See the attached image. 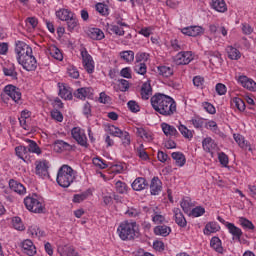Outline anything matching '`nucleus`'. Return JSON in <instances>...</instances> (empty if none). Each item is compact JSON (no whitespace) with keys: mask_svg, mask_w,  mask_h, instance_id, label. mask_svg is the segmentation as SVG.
<instances>
[{"mask_svg":"<svg viewBox=\"0 0 256 256\" xmlns=\"http://www.w3.org/2000/svg\"><path fill=\"white\" fill-rule=\"evenodd\" d=\"M150 103L154 111L164 117H171L177 113V102L171 96L157 93L151 97Z\"/></svg>","mask_w":256,"mask_h":256,"instance_id":"f257e3e1","label":"nucleus"},{"mask_svg":"<svg viewBox=\"0 0 256 256\" xmlns=\"http://www.w3.org/2000/svg\"><path fill=\"white\" fill-rule=\"evenodd\" d=\"M76 175L77 171L73 170L71 166L64 164L58 170L56 181L60 187L67 189L75 181Z\"/></svg>","mask_w":256,"mask_h":256,"instance_id":"f03ea898","label":"nucleus"},{"mask_svg":"<svg viewBox=\"0 0 256 256\" xmlns=\"http://www.w3.org/2000/svg\"><path fill=\"white\" fill-rule=\"evenodd\" d=\"M117 233L122 241H133L139 235V232H137V222L124 221L120 223Z\"/></svg>","mask_w":256,"mask_h":256,"instance_id":"7ed1b4c3","label":"nucleus"},{"mask_svg":"<svg viewBox=\"0 0 256 256\" xmlns=\"http://www.w3.org/2000/svg\"><path fill=\"white\" fill-rule=\"evenodd\" d=\"M24 205L28 211H31V213H45V206L39 198H37V194L27 196L24 199Z\"/></svg>","mask_w":256,"mask_h":256,"instance_id":"20e7f679","label":"nucleus"},{"mask_svg":"<svg viewBox=\"0 0 256 256\" xmlns=\"http://www.w3.org/2000/svg\"><path fill=\"white\" fill-rule=\"evenodd\" d=\"M108 130L112 137H119V139H121L122 141V145H124L125 147H129V145H131V135L129 134V132L121 130L115 125L109 126Z\"/></svg>","mask_w":256,"mask_h":256,"instance_id":"39448f33","label":"nucleus"},{"mask_svg":"<svg viewBox=\"0 0 256 256\" xmlns=\"http://www.w3.org/2000/svg\"><path fill=\"white\" fill-rule=\"evenodd\" d=\"M14 51L17 61H20L21 57H27V55H31V53H33V48H31L29 44L18 40L15 42Z\"/></svg>","mask_w":256,"mask_h":256,"instance_id":"423d86ee","label":"nucleus"},{"mask_svg":"<svg viewBox=\"0 0 256 256\" xmlns=\"http://www.w3.org/2000/svg\"><path fill=\"white\" fill-rule=\"evenodd\" d=\"M18 63L25 71H35L37 69V59L33 56V53L21 57Z\"/></svg>","mask_w":256,"mask_h":256,"instance_id":"0eeeda50","label":"nucleus"},{"mask_svg":"<svg viewBox=\"0 0 256 256\" xmlns=\"http://www.w3.org/2000/svg\"><path fill=\"white\" fill-rule=\"evenodd\" d=\"M71 135L73 139L78 143V145H81V147H89V144L87 143V135H85V131L82 130L79 127H74L71 130Z\"/></svg>","mask_w":256,"mask_h":256,"instance_id":"6e6552de","label":"nucleus"},{"mask_svg":"<svg viewBox=\"0 0 256 256\" xmlns=\"http://www.w3.org/2000/svg\"><path fill=\"white\" fill-rule=\"evenodd\" d=\"M81 57L84 69L87 73L91 74L95 71V65L93 64V57L89 54L86 48L81 50Z\"/></svg>","mask_w":256,"mask_h":256,"instance_id":"1a4fd4ad","label":"nucleus"},{"mask_svg":"<svg viewBox=\"0 0 256 256\" xmlns=\"http://www.w3.org/2000/svg\"><path fill=\"white\" fill-rule=\"evenodd\" d=\"M35 166L36 175L42 178L49 177V161L38 160L35 162Z\"/></svg>","mask_w":256,"mask_h":256,"instance_id":"9d476101","label":"nucleus"},{"mask_svg":"<svg viewBox=\"0 0 256 256\" xmlns=\"http://www.w3.org/2000/svg\"><path fill=\"white\" fill-rule=\"evenodd\" d=\"M4 92L8 97H11L12 101H15V103H19V101H21V91L17 86L7 85L4 88Z\"/></svg>","mask_w":256,"mask_h":256,"instance_id":"9b49d317","label":"nucleus"},{"mask_svg":"<svg viewBox=\"0 0 256 256\" xmlns=\"http://www.w3.org/2000/svg\"><path fill=\"white\" fill-rule=\"evenodd\" d=\"M74 97L76 99H81L82 101H85V99H89L93 97V88L91 87H82L78 88L74 93Z\"/></svg>","mask_w":256,"mask_h":256,"instance_id":"f8f14e48","label":"nucleus"},{"mask_svg":"<svg viewBox=\"0 0 256 256\" xmlns=\"http://www.w3.org/2000/svg\"><path fill=\"white\" fill-rule=\"evenodd\" d=\"M190 61H193V54L191 52H179L175 56V62L177 65H189Z\"/></svg>","mask_w":256,"mask_h":256,"instance_id":"ddd939ff","label":"nucleus"},{"mask_svg":"<svg viewBox=\"0 0 256 256\" xmlns=\"http://www.w3.org/2000/svg\"><path fill=\"white\" fill-rule=\"evenodd\" d=\"M163 191V182L159 177L154 176L150 183V193L151 195H159Z\"/></svg>","mask_w":256,"mask_h":256,"instance_id":"4468645a","label":"nucleus"},{"mask_svg":"<svg viewBox=\"0 0 256 256\" xmlns=\"http://www.w3.org/2000/svg\"><path fill=\"white\" fill-rule=\"evenodd\" d=\"M238 83L244 87V89H248V91H256V83L253 79L242 75L238 77Z\"/></svg>","mask_w":256,"mask_h":256,"instance_id":"2eb2a0df","label":"nucleus"},{"mask_svg":"<svg viewBox=\"0 0 256 256\" xmlns=\"http://www.w3.org/2000/svg\"><path fill=\"white\" fill-rule=\"evenodd\" d=\"M144 211H146V213H152V221L154 223H156V225H159L161 223L165 222V216L159 214V208H147L144 207Z\"/></svg>","mask_w":256,"mask_h":256,"instance_id":"dca6fc26","label":"nucleus"},{"mask_svg":"<svg viewBox=\"0 0 256 256\" xmlns=\"http://www.w3.org/2000/svg\"><path fill=\"white\" fill-rule=\"evenodd\" d=\"M119 25V26H117ZM123 27H129L127 23L123 22L122 18H117L116 19V25H109L107 24V29L106 31H112L113 33H125V30H123Z\"/></svg>","mask_w":256,"mask_h":256,"instance_id":"f3484780","label":"nucleus"},{"mask_svg":"<svg viewBox=\"0 0 256 256\" xmlns=\"http://www.w3.org/2000/svg\"><path fill=\"white\" fill-rule=\"evenodd\" d=\"M226 227L229 233L233 236V239H237L238 241H241V237L243 236V231L241 230V228L235 226V224L231 222H227Z\"/></svg>","mask_w":256,"mask_h":256,"instance_id":"a211bd4d","label":"nucleus"},{"mask_svg":"<svg viewBox=\"0 0 256 256\" xmlns=\"http://www.w3.org/2000/svg\"><path fill=\"white\" fill-rule=\"evenodd\" d=\"M9 187L12 191L18 193V195H25L27 193V189L25 188V186H23V184L14 179H10Z\"/></svg>","mask_w":256,"mask_h":256,"instance_id":"6ab92c4d","label":"nucleus"},{"mask_svg":"<svg viewBox=\"0 0 256 256\" xmlns=\"http://www.w3.org/2000/svg\"><path fill=\"white\" fill-rule=\"evenodd\" d=\"M22 249L26 255L33 256L37 253V248L33 244V241L27 239L22 242Z\"/></svg>","mask_w":256,"mask_h":256,"instance_id":"aec40b11","label":"nucleus"},{"mask_svg":"<svg viewBox=\"0 0 256 256\" xmlns=\"http://www.w3.org/2000/svg\"><path fill=\"white\" fill-rule=\"evenodd\" d=\"M149 187V183L147 180L143 177H138L134 180L132 183V189L134 191H143L144 189H147Z\"/></svg>","mask_w":256,"mask_h":256,"instance_id":"412c9836","label":"nucleus"},{"mask_svg":"<svg viewBox=\"0 0 256 256\" xmlns=\"http://www.w3.org/2000/svg\"><path fill=\"white\" fill-rule=\"evenodd\" d=\"M173 213L175 217V223H177L179 227H187V220L185 219L183 212H181V209L174 208Z\"/></svg>","mask_w":256,"mask_h":256,"instance_id":"4be33fe9","label":"nucleus"},{"mask_svg":"<svg viewBox=\"0 0 256 256\" xmlns=\"http://www.w3.org/2000/svg\"><path fill=\"white\" fill-rule=\"evenodd\" d=\"M59 87V96L62 99H68L71 101L73 99V93L71 92V88H67L65 84L63 83H58Z\"/></svg>","mask_w":256,"mask_h":256,"instance_id":"5701e85b","label":"nucleus"},{"mask_svg":"<svg viewBox=\"0 0 256 256\" xmlns=\"http://www.w3.org/2000/svg\"><path fill=\"white\" fill-rule=\"evenodd\" d=\"M141 98L144 99V101H147L151 95H153V88L151 87L150 82H145L140 91Z\"/></svg>","mask_w":256,"mask_h":256,"instance_id":"b1692460","label":"nucleus"},{"mask_svg":"<svg viewBox=\"0 0 256 256\" xmlns=\"http://www.w3.org/2000/svg\"><path fill=\"white\" fill-rule=\"evenodd\" d=\"M66 23L68 31H79V20L77 19L75 14H72L71 17H69L68 20H66Z\"/></svg>","mask_w":256,"mask_h":256,"instance_id":"393cba45","label":"nucleus"},{"mask_svg":"<svg viewBox=\"0 0 256 256\" xmlns=\"http://www.w3.org/2000/svg\"><path fill=\"white\" fill-rule=\"evenodd\" d=\"M3 73L6 77H11V79L17 80V70H15V64H7L3 67Z\"/></svg>","mask_w":256,"mask_h":256,"instance_id":"a878e982","label":"nucleus"},{"mask_svg":"<svg viewBox=\"0 0 256 256\" xmlns=\"http://www.w3.org/2000/svg\"><path fill=\"white\" fill-rule=\"evenodd\" d=\"M211 7L215 11H218V13H225V11H227L225 0H212Z\"/></svg>","mask_w":256,"mask_h":256,"instance_id":"bb28decb","label":"nucleus"},{"mask_svg":"<svg viewBox=\"0 0 256 256\" xmlns=\"http://www.w3.org/2000/svg\"><path fill=\"white\" fill-rule=\"evenodd\" d=\"M161 127L164 135H166L167 137L169 136L175 137L176 135H179V132H177V129L175 128V126H171L167 123H162Z\"/></svg>","mask_w":256,"mask_h":256,"instance_id":"cd10ccee","label":"nucleus"},{"mask_svg":"<svg viewBox=\"0 0 256 256\" xmlns=\"http://www.w3.org/2000/svg\"><path fill=\"white\" fill-rule=\"evenodd\" d=\"M226 51H227L228 58L231 59L232 61H238V59H241V52L237 48L233 46H228L226 48Z\"/></svg>","mask_w":256,"mask_h":256,"instance_id":"c85d7f7f","label":"nucleus"},{"mask_svg":"<svg viewBox=\"0 0 256 256\" xmlns=\"http://www.w3.org/2000/svg\"><path fill=\"white\" fill-rule=\"evenodd\" d=\"M172 159L176 161V165L178 167H183L185 163H187V159L185 158V154L182 152H173L172 153Z\"/></svg>","mask_w":256,"mask_h":256,"instance_id":"c756f323","label":"nucleus"},{"mask_svg":"<svg viewBox=\"0 0 256 256\" xmlns=\"http://www.w3.org/2000/svg\"><path fill=\"white\" fill-rule=\"evenodd\" d=\"M154 233L155 235H161V237H167L171 233V227L167 225L156 226Z\"/></svg>","mask_w":256,"mask_h":256,"instance_id":"7c9ffc66","label":"nucleus"},{"mask_svg":"<svg viewBox=\"0 0 256 256\" xmlns=\"http://www.w3.org/2000/svg\"><path fill=\"white\" fill-rule=\"evenodd\" d=\"M55 151H69L71 149V145L63 140H56L54 142Z\"/></svg>","mask_w":256,"mask_h":256,"instance_id":"2f4dec72","label":"nucleus"},{"mask_svg":"<svg viewBox=\"0 0 256 256\" xmlns=\"http://www.w3.org/2000/svg\"><path fill=\"white\" fill-rule=\"evenodd\" d=\"M202 147H203L204 151H206V153H211V151H213V149H215V142L213 141V139L211 137L205 138L202 141Z\"/></svg>","mask_w":256,"mask_h":256,"instance_id":"473e14b6","label":"nucleus"},{"mask_svg":"<svg viewBox=\"0 0 256 256\" xmlns=\"http://www.w3.org/2000/svg\"><path fill=\"white\" fill-rule=\"evenodd\" d=\"M120 57L121 59L126 61V63H133V61L135 60V52L131 50L122 51L120 52Z\"/></svg>","mask_w":256,"mask_h":256,"instance_id":"72a5a7b5","label":"nucleus"},{"mask_svg":"<svg viewBox=\"0 0 256 256\" xmlns=\"http://www.w3.org/2000/svg\"><path fill=\"white\" fill-rule=\"evenodd\" d=\"M74 15L71 11H69L68 9H62L56 12V17H58V19H60V21H68L69 18Z\"/></svg>","mask_w":256,"mask_h":256,"instance_id":"f704fd0d","label":"nucleus"},{"mask_svg":"<svg viewBox=\"0 0 256 256\" xmlns=\"http://www.w3.org/2000/svg\"><path fill=\"white\" fill-rule=\"evenodd\" d=\"M210 246L215 249L217 253H223V246H221V239L219 237H212Z\"/></svg>","mask_w":256,"mask_h":256,"instance_id":"c9c22d12","label":"nucleus"},{"mask_svg":"<svg viewBox=\"0 0 256 256\" xmlns=\"http://www.w3.org/2000/svg\"><path fill=\"white\" fill-rule=\"evenodd\" d=\"M49 53L53 59H56L57 61H63V53H61V50H59V48L56 46H51L49 48Z\"/></svg>","mask_w":256,"mask_h":256,"instance_id":"e433bc0d","label":"nucleus"},{"mask_svg":"<svg viewBox=\"0 0 256 256\" xmlns=\"http://www.w3.org/2000/svg\"><path fill=\"white\" fill-rule=\"evenodd\" d=\"M29 233L32 235V237H37L38 239L45 237V231L41 230V228L38 226H31L29 228Z\"/></svg>","mask_w":256,"mask_h":256,"instance_id":"4c0bfd02","label":"nucleus"},{"mask_svg":"<svg viewBox=\"0 0 256 256\" xmlns=\"http://www.w3.org/2000/svg\"><path fill=\"white\" fill-rule=\"evenodd\" d=\"M27 141L29 143L27 151L30 153H36V155H41V148L39 147V145H37V142L33 140H27Z\"/></svg>","mask_w":256,"mask_h":256,"instance_id":"58836bf2","label":"nucleus"},{"mask_svg":"<svg viewBox=\"0 0 256 256\" xmlns=\"http://www.w3.org/2000/svg\"><path fill=\"white\" fill-rule=\"evenodd\" d=\"M181 33H205V29L201 26H188L181 29Z\"/></svg>","mask_w":256,"mask_h":256,"instance_id":"ea45409f","label":"nucleus"},{"mask_svg":"<svg viewBox=\"0 0 256 256\" xmlns=\"http://www.w3.org/2000/svg\"><path fill=\"white\" fill-rule=\"evenodd\" d=\"M239 223H240L241 227H243V229H248L250 231H253L255 229V225H253V222H251V220H249L247 218L240 217Z\"/></svg>","mask_w":256,"mask_h":256,"instance_id":"a19ab883","label":"nucleus"},{"mask_svg":"<svg viewBox=\"0 0 256 256\" xmlns=\"http://www.w3.org/2000/svg\"><path fill=\"white\" fill-rule=\"evenodd\" d=\"M218 231L219 228L217 227V224L215 222H210L205 226L204 235H211V233H217Z\"/></svg>","mask_w":256,"mask_h":256,"instance_id":"79ce46f5","label":"nucleus"},{"mask_svg":"<svg viewBox=\"0 0 256 256\" xmlns=\"http://www.w3.org/2000/svg\"><path fill=\"white\" fill-rule=\"evenodd\" d=\"M134 71L138 75H145L147 73V64L143 62H136L134 66Z\"/></svg>","mask_w":256,"mask_h":256,"instance_id":"37998d69","label":"nucleus"},{"mask_svg":"<svg viewBox=\"0 0 256 256\" xmlns=\"http://www.w3.org/2000/svg\"><path fill=\"white\" fill-rule=\"evenodd\" d=\"M12 226L16 231H25V225H23V221L20 217L12 218Z\"/></svg>","mask_w":256,"mask_h":256,"instance_id":"c03bdc74","label":"nucleus"},{"mask_svg":"<svg viewBox=\"0 0 256 256\" xmlns=\"http://www.w3.org/2000/svg\"><path fill=\"white\" fill-rule=\"evenodd\" d=\"M178 130L180 131L181 135L185 137V139H193V132L186 128L185 125L180 124Z\"/></svg>","mask_w":256,"mask_h":256,"instance_id":"a18cd8bd","label":"nucleus"},{"mask_svg":"<svg viewBox=\"0 0 256 256\" xmlns=\"http://www.w3.org/2000/svg\"><path fill=\"white\" fill-rule=\"evenodd\" d=\"M15 153L19 159H22V161H25V155H27L28 150L25 146H17L15 148Z\"/></svg>","mask_w":256,"mask_h":256,"instance_id":"49530a36","label":"nucleus"},{"mask_svg":"<svg viewBox=\"0 0 256 256\" xmlns=\"http://www.w3.org/2000/svg\"><path fill=\"white\" fill-rule=\"evenodd\" d=\"M159 75H162V77H171L173 75V69L171 67L167 66H160L158 67Z\"/></svg>","mask_w":256,"mask_h":256,"instance_id":"de8ad7c7","label":"nucleus"},{"mask_svg":"<svg viewBox=\"0 0 256 256\" xmlns=\"http://www.w3.org/2000/svg\"><path fill=\"white\" fill-rule=\"evenodd\" d=\"M115 186L117 193H119L120 195H124V193H127L128 186L125 182L117 181Z\"/></svg>","mask_w":256,"mask_h":256,"instance_id":"09e8293b","label":"nucleus"},{"mask_svg":"<svg viewBox=\"0 0 256 256\" xmlns=\"http://www.w3.org/2000/svg\"><path fill=\"white\" fill-rule=\"evenodd\" d=\"M210 33H227V29L223 24H212L210 25Z\"/></svg>","mask_w":256,"mask_h":256,"instance_id":"8fccbe9b","label":"nucleus"},{"mask_svg":"<svg viewBox=\"0 0 256 256\" xmlns=\"http://www.w3.org/2000/svg\"><path fill=\"white\" fill-rule=\"evenodd\" d=\"M127 106L132 113H139L141 111V107L135 100L128 101Z\"/></svg>","mask_w":256,"mask_h":256,"instance_id":"3c124183","label":"nucleus"},{"mask_svg":"<svg viewBox=\"0 0 256 256\" xmlns=\"http://www.w3.org/2000/svg\"><path fill=\"white\" fill-rule=\"evenodd\" d=\"M87 197H89V192H82L80 194H75L73 196V203H83V201H85V199H87Z\"/></svg>","mask_w":256,"mask_h":256,"instance_id":"603ef678","label":"nucleus"},{"mask_svg":"<svg viewBox=\"0 0 256 256\" xmlns=\"http://www.w3.org/2000/svg\"><path fill=\"white\" fill-rule=\"evenodd\" d=\"M218 160L220 165H222L223 167H227V165H229V156H227L225 152L218 153Z\"/></svg>","mask_w":256,"mask_h":256,"instance_id":"864d4df0","label":"nucleus"},{"mask_svg":"<svg viewBox=\"0 0 256 256\" xmlns=\"http://www.w3.org/2000/svg\"><path fill=\"white\" fill-rule=\"evenodd\" d=\"M193 85L198 89H203V85H205V78L201 76H195L193 78Z\"/></svg>","mask_w":256,"mask_h":256,"instance_id":"5fc2aeb1","label":"nucleus"},{"mask_svg":"<svg viewBox=\"0 0 256 256\" xmlns=\"http://www.w3.org/2000/svg\"><path fill=\"white\" fill-rule=\"evenodd\" d=\"M51 117L55 121H58V123L63 122V113H61V111H59L57 109H54V110L51 111Z\"/></svg>","mask_w":256,"mask_h":256,"instance_id":"6e6d98bb","label":"nucleus"},{"mask_svg":"<svg viewBox=\"0 0 256 256\" xmlns=\"http://www.w3.org/2000/svg\"><path fill=\"white\" fill-rule=\"evenodd\" d=\"M233 103L235 107L238 109V111H245V101L241 98H234Z\"/></svg>","mask_w":256,"mask_h":256,"instance_id":"4d7b16f0","label":"nucleus"},{"mask_svg":"<svg viewBox=\"0 0 256 256\" xmlns=\"http://www.w3.org/2000/svg\"><path fill=\"white\" fill-rule=\"evenodd\" d=\"M67 73L72 79H79V70L75 66L68 67Z\"/></svg>","mask_w":256,"mask_h":256,"instance_id":"13d9d810","label":"nucleus"},{"mask_svg":"<svg viewBox=\"0 0 256 256\" xmlns=\"http://www.w3.org/2000/svg\"><path fill=\"white\" fill-rule=\"evenodd\" d=\"M96 11L101 15H109V9H107V5L103 3L96 4Z\"/></svg>","mask_w":256,"mask_h":256,"instance_id":"bf43d9fd","label":"nucleus"},{"mask_svg":"<svg viewBox=\"0 0 256 256\" xmlns=\"http://www.w3.org/2000/svg\"><path fill=\"white\" fill-rule=\"evenodd\" d=\"M191 214L192 217H201V215H205V208L197 206L191 211Z\"/></svg>","mask_w":256,"mask_h":256,"instance_id":"052dcab7","label":"nucleus"},{"mask_svg":"<svg viewBox=\"0 0 256 256\" xmlns=\"http://www.w3.org/2000/svg\"><path fill=\"white\" fill-rule=\"evenodd\" d=\"M87 35L92 41H101L105 39V33H88Z\"/></svg>","mask_w":256,"mask_h":256,"instance_id":"680f3d73","label":"nucleus"},{"mask_svg":"<svg viewBox=\"0 0 256 256\" xmlns=\"http://www.w3.org/2000/svg\"><path fill=\"white\" fill-rule=\"evenodd\" d=\"M93 165L99 167L100 169H107L108 167L107 163H105V161H103L101 158H94Z\"/></svg>","mask_w":256,"mask_h":256,"instance_id":"e2e57ef3","label":"nucleus"},{"mask_svg":"<svg viewBox=\"0 0 256 256\" xmlns=\"http://www.w3.org/2000/svg\"><path fill=\"white\" fill-rule=\"evenodd\" d=\"M216 93H218V95H225V93H227V86L223 83L216 84Z\"/></svg>","mask_w":256,"mask_h":256,"instance_id":"0e129e2a","label":"nucleus"},{"mask_svg":"<svg viewBox=\"0 0 256 256\" xmlns=\"http://www.w3.org/2000/svg\"><path fill=\"white\" fill-rule=\"evenodd\" d=\"M120 75L121 77H124L125 79H131V68L130 67H126V68H123L121 71H120Z\"/></svg>","mask_w":256,"mask_h":256,"instance_id":"69168bd1","label":"nucleus"},{"mask_svg":"<svg viewBox=\"0 0 256 256\" xmlns=\"http://www.w3.org/2000/svg\"><path fill=\"white\" fill-rule=\"evenodd\" d=\"M83 115L87 118L91 117V104L89 102H86L83 106Z\"/></svg>","mask_w":256,"mask_h":256,"instance_id":"338daca9","label":"nucleus"},{"mask_svg":"<svg viewBox=\"0 0 256 256\" xmlns=\"http://www.w3.org/2000/svg\"><path fill=\"white\" fill-rule=\"evenodd\" d=\"M119 89L122 92L127 91L129 89V81H127L125 79H121L120 84H119Z\"/></svg>","mask_w":256,"mask_h":256,"instance_id":"774afa93","label":"nucleus"}]
</instances>
